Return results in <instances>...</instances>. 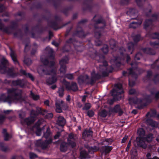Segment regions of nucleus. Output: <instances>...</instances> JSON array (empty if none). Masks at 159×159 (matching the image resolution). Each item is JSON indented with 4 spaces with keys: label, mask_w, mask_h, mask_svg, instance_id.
<instances>
[{
    "label": "nucleus",
    "mask_w": 159,
    "mask_h": 159,
    "mask_svg": "<svg viewBox=\"0 0 159 159\" xmlns=\"http://www.w3.org/2000/svg\"><path fill=\"white\" fill-rule=\"evenodd\" d=\"M8 96L5 101L9 103L15 102V100H17L20 97L21 91L20 90L11 89L7 90Z\"/></svg>",
    "instance_id": "nucleus-1"
},
{
    "label": "nucleus",
    "mask_w": 159,
    "mask_h": 159,
    "mask_svg": "<svg viewBox=\"0 0 159 159\" xmlns=\"http://www.w3.org/2000/svg\"><path fill=\"white\" fill-rule=\"evenodd\" d=\"M46 68V67L45 66H41L38 68V72L40 74H44L45 75H50L53 76L51 79H48L46 80L47 84H51L57 81V78L55 76L56 74V70H52L50 72H48L45 70Z\"/></svg>",
    "instance_id": "nucleus-2"
},
{
    "label": "nucleus",
    "mask_w": 159,
    "mask_h": 159,
    "mask_svg": "<svg viewBox=\"0 0 159 159\" xmlns=\"http://www.w3.org/2000/svg\"><path fill=\"white\" fill-rule=\"evenodd\" d=\"M153 138V135L152 134H149L146 137H143V138H137L136 141L137 144L143 148H145L146 145L145 144V141L149 142L152 141Z\"/></svg>",
    "instance_id": "nucleus-3"
},
{
    "label": "nucleus",
    "mask_w": 159,
    "mask_h": 159,
    "mask_svg": "<svg viewBox=\"0 0 159 159\" xmlns=\"http://www.w3.org/2000/svg\"><path fill=\"white\" fill-rule=\"evenodd\" d=\"M123 92L122 85L120 84L116 85L114 89L111 91L112 94L114 96H118L123 93Z\"/></svg>",
    "instance_id": "nucleus-4"
},
{
    "label": "nucleus",
    "mask_w": 159,
    "mask_h": 159,
    "mask_svg": "<svg viewBox=\"0 0 159 159\" xmlns=\"http://www.w3.org/2000/svg\"><path fill=\"white\" fill-rule=\"evenodd\" d=\"M68 59L67 57H65L63 58L59 62L61 67L59 69L60 73L62 74H64L66 71V67L65 64L67 63Z\"/></svg>",
    "instance_id": "nucleus-5"
},
{
    "label": "nucleus",
    "mask_w": 159,
    "mask_h": 159,
    "mask_svg": "<svg viewBox=\"0 0 159 159\" xmlns=\"http://www.w3.org/2000/svg\"><path fill=\"white\" fill-rule=\"evenodd\" d=\"M63 83L68 90H72L74 91H75L78 90L77 84L75 83H71L70 85L69 83L67 82L65 80H63Z\"/></svg>",
    "instance_id": "nucleus-6"
},
{
    "label": "nucleus",
    "mask_w": 159,
    "mask_h": 159,
    "mask_svg": "<svg viewBox=\"0 0 159 159\" xmlns=\"http://www.w3.org/2000/svg\"><path fill=\"white\" fill-rule=\"evenodd\" d=\"M63 103V101L61 100H58L55 102L56 111L58 113H61L62 112V106Z\"/></svg>",
    "instance_id": "nucleus-7"
},
{
    "label": "nucleus",
    "mask_w": 159,
    "mask_h": 159,
    "mask_svg": "<svg viewBox=\"0 0 159 159\" xmlns=\"http://www.w3.org/2000/svg\"><path fill=\"white\" fill-rule=\"evenodd\" d=\"M36 116H33V112H32L31 116L28 118L25 119V121L27 125H29L35 121L36 120Z\"/></svg>",
    "instance_id": "nucleus-8"
},
{
    "label": "nucleus",
    "mask_w": 159,
    "mask_h": 159,
    "mask_svg": "<svg viewBox=\"0 0 159 159\" xmlns=\"http://www.w3.org/2000/svg\"><path fill=\"white\" fill-rule=\"evenodd\" d=\"M111 111L113 112H118L119 116H121L123 113V111L119 105H116Z\"/></svg>",
    "instance_id": "nucleus-9"
},
{
    "label": "nucleus",
    "mask_w": 159,
    "mask_h": 159,
    "mask_svg": "<svg viewBox=\"0 0 159 159\" xmlns=\"http://www.w3.org/2000/svg\"><path fill=\"white\" fill-rule=\"evenodd\" d=\"M92 132L90 129H85L83 134V137L84 139L86 138L92 136Z\"/></svg>",
    "instance_id": "nucleus-10"
},
{
    "label": "nucleus",
    "mask_w": 159,
    "mask_h": 159,
    "mask_svg": "<svg viewBox=\"0 0 159 159\" xmlns=\"http://www.w3.org/2000/svg\"><path fill=\"white\" fill-rule=\"evenodd\" d=\"M7 61V60L4 57H3L1 60V62L2 64L1 66H0V71L1 73L4 72L5 70V67L4 64L6 63Z\"/></svg>",
    "instance_id": "nucleus-11"
},
{
    "label": "nucleus",
    "mask_w": 159,
    "mask_h": 159,
    "mask_svg": "<svg viewBox=\"0 0 159 159\" xmlns=\"http://www.w3.org/2000/svg\"><path fill=\"white\" fill-rule=\"evenodd\" d=\"M66 123V120L63 116H60L58 117L57 121V123L58 125L63 126Z\"/></svg>",
    "instance_id": "nucleus-12"
},
{
    "label": "nucleus",
    "mask_w": 159,
    "mask_h": 159,
    "mask_svg": "<svg viewBox=\"0 0 159 159\" xmlns=\"http://www.w3.org/2000/svg\"><path fill=\"white\" fill-rule=\"evenodd\" d=\"M89 79L88 76L87 75L84 76H80L79 77L78 79V83L80 84L83 83L84 82L86 81Z\"/></svg>",
    "instance_id": "nucleus-13"
},
{
    "label": "nucleus",
    "mask_w": 159,
    "mask_h": 159,
    "mask_svg": "<svg viewBox=\"0 0 159 159\" xmlns=\"http://www.w3.org/2000/svg\"><path fill=\"white\" fill-rule=\"evenodd\" d=\"M74 139V136L72 134H69V138L68 139V141H69V143L70 144L72 147H75V143L73 142H70V139Z\"/></svg>",
    "instance_id": "nucleus-14"
},
{
    "label": "nucleus",
    "mask_w": 159,
    "mask_h": 159,
    "mask_svg": "<svg viewBox=\"0 0 159 159\" xmlns=\"http://www.w3.org/2000/svg\"><path fill=\"white\" fill-rule=\"evenodd\" d=\"M142 21L140 20L139 23L137 22H133L129 25L130 28H135L139 26L142 23Z\"/></svg>",
    "instance_id": "nucleus-15"
},
{
    "label": "nucleus",
    "mask_w": 159,
    "mask_h": 159,
    "mask_svg": "<svg viewBox=\"0 0 159 159\" xmlns=\"http://www.w3.org/2000/svg\"><path fill=\"white\" fill-rule=\"evenodd\" d=\"M10 55L14 63L15 64L17 63L18 62L17 60L15 53L14 52L12 51L11 49Z\"/></svg>",
    "instance_id": "nucleus-16"
},
{
    "label": "nucleus",
    "mask_w": 159,
    "mask_h": 159,
    "mask_svg": "<svg viewBox=\"0 0 159 159\" xmlns=\"http://www.w3.org/2000/svg\"><path fill=\"white\" fill-rule=\"evenodd\" d=\"M147 122L149 124L150 126H151L153 127H157V126L158 124L152 120H148L147 121Z\"/></svg>",
    "instance_id": "nucleus-17"
},
{
    "label": "nucleus",
    "mask_w": 159,
    "mask_h": 159,
    "mask_svg": "<svg viewBox=\"0 0 159 159\" xmlns=\"http://www.w3.org/2000/svg\"><path fill=\"white\" fill-rule=\"evenodd\" d=\"M67 145L68 144L66 143L65 142L63 143L61 145L60 148L61 151L62 152H65L67 149Z\"/></svg>",
    "instance_id": "nucleus-18"
},
{
    "label": "nucleus",
    "mask_w": 159,
    "mask_h": 159,
    "mask_svg": "<svg viewBox=\"0 0 159 159\" xmlns=\"http://www.w3.org/2000/svg\"><path fill=\"white\" fill-rule=\"evenodd\" d=\"M86 148L89 151V152L91 153H92L93 152L98 151L99 149L98 148L96 147L95 146L93 147H87Z\"/></svg>",
    "instance_id": "nucleus-19"
},
{
    "label": "nucleus",
    "mask_w": 159,
    "mask_h": 159,
    "mask_svg": "<svg viewBox=\"0 0 159 159\" xmlns=\"http://www.w3.org/2000/svg\"><path fill=\"white\" fill-rule=\"evenodd\" d=\"M21 73L25 75L26 76L29 77L32 80H34L33 76L30 73H26L25 70H20Z\"/></svg>",
    "instance_id": "nucleus-20"
},
{
    "label": "nucleus",
    "mask_w": 159,
    "mask_h": 159,
    "mask_svg": "<svg viewBox=\"0 0 159 159\" xmlns=\"http://www.w3.org/2000/svg\"><path fill=\"white\" fill-rule=\"evenodd\" d=\"M2 133L3 134L4 139L5 140H7L11 137L9 136L7 133L6 130L5 129H3L2 131Z\"/></svg>",
    "instance_id": "nucleus-21"
},
{
    "label": "nucleus",
    "mask_w": 159,
    "mask_h": 159,
    "mask_svg": "<svg viewBox=\"0 0 159 159\" xmlns=\"http://www.w3.org/2000/svg\"><path fill=\"white\" fill-rule=\"evenodd\" d=\"M103 148L104 150V152L106 153H107L109 152L111 150L112 148L111 147L105 146L103 147Z\"/></svg>",
    "instance_id": "nucleus-22"
},
{
    "label": "nucleus",
    "mask_w": 159,
    "mask_h": 159,
    "mask_svg": "<svg viewBox=\"0 0 159 159\" xmlns=\"http://www.w3.org/2000/svg\"><path fill=\"white\" fill-rule=\"evenodd\" d=\"M156 111L155 110H153L149 112L146 115L147 116L149 115L151 117H155L156 116Z\"/></svg>",
    "instance_id": "nucleus-23"
},
{
    "label": "nucleus",
    "mask_w": 159,
    "mask_h": 159,
    "mask_svg": "<svg viewBox=\"0 0 159 159\" xmlns=\"http://www.w3.org/2000/svg\"><path fill=\"white\" fill-rule=\"evenodd\" d=\"M138 133L140 136V137H138L137 138H143L142 136L144 134V131L143 129H139L138 130Z\"/></svg>",
    "instance_id": "nucleus-24"
},
{
    "label": "nucleus",
    "mask_w": 159,
    "mask_h": 159,
    "mask_svg": "<svg viewBox=\"0 0 159 159\" xmlns=\"http://www.w3.org/2000/svg\"><path fill=\"white\" fill-rule=\"evenodd\" d=\"M43 62L45 65H51V66H53L55 63V61L53 60L50 62H49L47 60H46L44 61H43Z\"/></svg>",
    "instance_id": "nucleus-25"
},
{
    "label": "nucleus",
    "mask_w": 159,
    "mask_h": 159,
    "mask_svg": "<svg viewBox=\"0 0 159 159\" xmlns=\"http://www.w3.org/2000/svg\"><path fill=\"white\" fill-rule=\"evenodd\" d=\"M107 112L105 110H103L99 113V115L102 117H106L107 115Z\"/></svg>",
    "instance_id": "nucleus-26"
},
{
    "label": "nucleus",
    "mask_w": 159,
    "mask_h": 159,
    "mask_svg": "<svg viewBox=\"0 0 159 159\" xmlns=\"http://www.w3.org/2000/svg\"><path fill=\"white\" fill-rule=\"evenodd\" d=\"M99 74H96L95 72L93 71L91 73L92 79H94L95 78H98L99 77Z\"/></svg>",
    "instance_id": "nucleus-27"
},
{
    "label": "nucleus",
    "mask_w": 159,
    "mask_h": 159,
    "mask_svg": "<svg viewBox=\"0 0 159 159\" xmlns=\"http://www.w3.org/2000/svg\"><path fill=\"white\" fill-rule=\"evenodd\" d=\"M64 91V89L63 88H59L58 91V93H59V96L60 97H61L63 95Z\"/></svg>",
    "instance_id": "nucleus-28"
},
{
    "label": "nucleus",
    "mask_w": 159,
    "mask_h": 159,
    "mask_svg": "<svg viewBox=\"0 0 159 159\" xmlns=\"http://www.w3.org/2000/svg\"><path fill=\"white\" fill-rule=\"evenodd\" d=\"M66 77L69 80H72L74 78V76L72 74H68L66 75Z\"/></svg>",
    "instance_id": "nucleus-29"
},
{
    "label": "nucleus",
    "mask_w": 159,
    "mask_h": 159,
    "mask_svg": "<svg viewBox=\"0 0 159 159\" xmlns=\"http://www.w3.org/2000/svg\"><path fill=\"white\" fill-rule=\"evenodd\" d=\"M31 97L34 100H37L39 98V96L34 95L32 92L31 93Z\"/></svg>",
    "instance_id": "nucleus-30"
},
{
    "label": "nucleus",
    "mask_w": 159,
    "mask_h": 159,
    "mask_svg": "<svg viewBox=\"0 0 159 159\" xmlns=\"http://www.w3.org/2000/svg\"><path fill=\"white\" fill-rule=\"evenodd\" d=\"M128 48L129 50L130 51L133 49L134 44L132 43H129L128 44Z\"/></svg>",
    "instance_id": "nucleus-31"
},
{
    "label": "nucleus",
    "mask_w": 159,
    "mask_h": 159,
    "mask_svg": "<svg viewBox=\"0 0 159 159\" xmlns=\"http://www.w3.org/2000/svg\"><path fill=\"white\" fill-rule=\"evenodd\" d=\"M91 107V105L90 103H86L85 104L84 107L83 108V110H88Z\"/></svg>",
    "instance_id": "nucleus-32"
},
{
    "label": "nucleus",
    "mask_w": 159,
    "mask_h": 159,
    "mask_svg": "<svg viewBox=\"0 0 159 159\" xmlns=\"http://www.w3.org/2000/svg\"><path fill=\"white\" fill-rule=\"evenodd\" d=\"M112 142V140L110 139H107L105 140V141H104L103 143L104 144H107L111 143Z\"/></svg>",
    "instance_id": "nucleus-33"
},
{
    "label": "nucleus",
    "mask_w": 159,
    "mask_h": 159,
    "mask_svg": "<svg viewBox=\"0 0 159 159\" xmlns=\"http://www.w3.org/2000/svg\"><path fill=\"white\" fill-rule=\"evenodd\" d=\"M134 100H135L133 101V102L135 103H140L143 101L141 99L137 98H135Z\"/></svg>",
    "instance_id": "nucleus-34"
},
{
    "label": "nucleus",
    "mask_w": 159,
    "mask_h": 159,
    "mask_svg": "<svg viewBox=\"0 0 159 159\" xmlns=\"http://www.w3.org/2000/svg\"><path fill=\"white\" fill-rule=\"evenodd\" d=\"M102 51L104 53H106L108 52V48L107 46H105L102 49Z\"/></svg>",
    "instance_id": "nucleus-35"
},
{
    "label": "nucleus",
    "mask_w": 159,
    "mask_h": 159,
    "mask_svg": "<svg viewBox=\"0 0 159 159\" xmlns=\"http://www.w3.org/2000/svg\"><path fill=\"white\" fill-rule=\"evenodd\" d=\"M94 114V112L92 111H89L87 112V115L89 117L93 116Z\"/></svg>",
    "instance_id": "nucleus-36"
},
{
    "label": "nucleus",
    "mask_w": 159,
    "mask_h": 159,
    "mask_svg": "<svg viewBox=\"0 0 159 159\" xmlns=\"http://www.w3.org/2000/svg\"><path fill=\"white\" fill-rule=\"evenodd\" d=\"M151 23V21L150 20H146L144 24V28H146Z\"/></svg>",
    "instance_id": "nucleus-37"
},
{
    "label": "nucleus",
    "mask_w": 159,
    "mask_h": 159,
    "mask_svg": "<svg viewBox=\"0 0 159 159\" xmlns=\"http://www.w3.org/2000/svg\"><path fill=\"white\" fill-rule=\"evenodd\" d=\"M62 107L63 109L65 110L67 109L68 108V106L67 105L66 103H65L64 102L63 104H62Z\"/></svg>",
    "instance_id": "nucleus-38"
},
{
    "label": "nucleus",
    "mask_w": 159,
    "mask_h": 159,
    "mask_svg": "<svg viewBox=\"0 0 159 159\" xmlns=\"http://www.w3.org/2000/svg\"><path fill=\"white\" fill-rule=\"evenodd\" d=\"M42 131V129L37 128V131L36 132V134L37 136H40L41 135V133Z\"/></svg>",
    "instance_id": "nucleus-39"
},
{
    "label": "nucleus",
    "mask_w": 159,
    "mask_h": 159,
    "mask_svg": "<svg viewBox=\"0 0 159 159\" xmlns=\"http://www.w3.org/2000/svg\"><path fill=\"white\" fill-rule=\"evenodd\" d=\"M140 35H137L136 36H135V37L134 38V41L135 42H137L140 40Z\"/></svg>",
    "instance_id": "nucleus-40"
},
{
    "label": "nucleus",
    "mask_w": 159,
    "mask_h": 159,
    "mask_svg": "<svg viewBox=\"0 0 159 159\" xmlns=\"http://www.w3.org/2000/svg\"><path fill=\"white\" fill-rule=\"evenodd\" d=\"M87 153L85 151H81L80 152V155L83 157H84L86 155Z\"/></svg>",
    "instance_id": "nucleus-41"
},
{
    "label": "nucleus",
    "mask_w": 159,
    "mask_h": 159,
    "mask_svg": "<svg viewBox=\"0 0 159 159\" xmlns=\"http://www.w3.org/2000/svg\"><path fill=\"white\" fill-rule=\"evenodd\" d=\"M131 141L130 140L128 143V145L127 146V147L126 148V152L128 151L129 150V148L131 146Z\"/></svg>",
    "instance_id": "nucleus-42"
},
{
    "label": "nucleus",
    "mask_w": 159,
    "mask_h": 159,
    "mask_svg": "<svg viewBox=\"0 0 159 159\" xmlns=\"http://www.w3.org/2000/svg\"><path fill=\"white\" fill-rule=\"evenodd\" d=\"M136 92V91L134 89H131L129 91V93L130 94H133Z\"/></svg>",
    "instance_id": "nucleus-43"
},
{
    "label": "nucleus",
    "mask_w": 159,
    "mask_h": 159,
    "mask_svg": "<svg viewBox=\"0 0 159 159\" xmlns=\"http://www.w3.org/2000/svg\"><path fill=\"white\" fill-rule=\"evenodd\" d=\"M152 38L154 39H159V34H153Z\"/></svg>",
    "instance_id": "nucleus-44"
},
{
    "label": "nucleus",
    "mask_w": 159,
    "mask_h": 159,
    "mask_svg": "<svg viewBox=\"0 0 159 159\" xmlns=\"http://www.w3.org/2000/svg\"><path fill=\"white\" fill-rule=\"evenodd\" d=\"M36 157V155L34 153H30V157L31 159H32Z\"/></svg>",
    "instance_id": "nucleus-45"
},
{
    "label": "nucleus",
    "mask_w": 159,
    "mask_h": 159,
    "mask_svg": "<svg viewBox=\"0 0 159 159\" xmlns=\"http://www.w3.org/2000/svg\"><path fill=\"white\" fill-rule=\"evenodd\" d=\"M41 140H39L37 141L36 144V145L38 146H42V145L41 143Z\"/></svg>",
    "instance_id": "nucleus-46"
},
{
    "label": "nucleus",
    "mask_w": 159,
    "mask_h": 159,
    "mask_svg": "<svg viewBox=\"0 0 159 159\" xmlns=\"http://www.w3.org/2000/svg\"><path fill=\"white\" fill-rule=\"evenodd\" d=\"M128 138V136H125L122 139L121 141L122 143H124L125 142Z\"/></svg>",
    "instance_id": "nucleus-47"
},
{
    "label": "nucleus",
    "mask_w": 159,
    "mask_h": 159,
    "mask_svg": "<svg viewBox=\"0 0 159 159\" xmlns=\"http://www.w3.org/2000/svg\"><path fill=\"white\" fill-rule=\"evenodd\" d=\"M135 84V83L134 82L131 81L130 80H129V85L130 86H134Z\"/></svg>",
    "instance_id": "nucleus-48"
},
{
    "label": "nucleus",
    "mask_w": 159,
    "mask_h": 159,
    "mask_svg": "<svg viewBox=\"0 0 159 159\" xmlns=\"http://www.w3.org/2000/svg\"><path fill=\"white\" fill-rule=\"evenodd\" d=\"M53 114L51 113H48L46 115V117L48 118H52L53 117Z\"/></svg>",
    "instance_id": "nucleus-49"
},
{
    "label": "nucleus",
    "mask_w": 159,
    "mask_h": 159,
    "mask_svg": "<svg viewBox=\"0 0 159 159\" xmlns=\"http://www.w3.org/2000/svg\"><path fill=\"white\" fill-rule=\"evenodd\" d=\"M47 48L49 51V53L51 54L53 52V50L51 48L49 47H48Z\"/></svg>",
    "instance_id": "nucleus-50"
},
{
    "label": "nucleus",
    "mask_w": 159,
    "mask_h": 159,
    "mask_svg": "<svg viewBox=\"0 0 159 159\" xmlns=\"http://www.w3.org/2000/svg\"><path fill=\"white\" fill-rule=\"evenodd\" d=\"M148 159H152L151 157V155L150 153H148L146 155Z\"/></svg>",
    "instance_id": "nucleus-51"
},
{
    "label": "nucleus",
    "mask_w": 159,
    "mask_h": 159,
    "mask_svg": "<svg viewBox=\"0 0 159 159\" xmlns=\"http://www.w3.org/2000/svg\"><path fill=\"white\" fill-rule=\"evenodd\" d=\"M60 136V133L59 132L57 133L56 135L54 136V138L55 139H57Z\"/></svg>",
    "instance_id": "nucleus-52"
},
{
    "label": "nucleus",
    "mask_w": 159,
    "mask_h": 159,
    "mask_svg": "<svg viewBox=\"0 0 159 159\" xmlns=\"http://www.w3.org/2000/svg\"><path fill=\"white\" fill-rule=\"evenodd\" d=\"M70 97L69 95H68L67 96V97L66 98V100L67 101L70 102Z\"/></svg>",
    "instance_id": "nucleus-53"
},
{
    "label": "nucleus",
    "mask_w": 159,
    "mask_h": 159,
    "mask_svg": "<svg viewBox=\"0 0 159 159\" xmlns=\"http://www.w3.org/2000/svg\"><path fill=\"white\" fill-rule=\"evenodd\" d=\"M28 61H30V62L28 63L27 62V60H24V62H25V63L26 64H27V65H29L31 62V61L29 60H28Z\"/></svg>",
    "instance_id": "nucleus-54"
},
{
    "label": "nucleus",
    "mask_w": 159,
    "mask_h": 159,
    "mask_svg": "<svg viewBox=\"0 0 159 159\" xmlns=\"http://www.w3.org/2000/svg\"><path fill=\"white\" fill-rule=\"evenodd\" d=\"M44 104L47 106H49V101L48 100H46L44 102Z\"/></svg>",
    "instance_id": "nucleus-55"
},
{
    "label": "nucleus",
    "mask_w": 159,
    "mask_h": 159,
    "mask_svg": "<svg viewBox=\"0 0 159 159\" xmlns=\"http://www.w3.org/2000/svg\"><path fill=\"white\" fill-rule=\"evenodd\" d=\"M113 102V101L112 99L109 100L108 101V102L110 104H112Z\"/></svg>",
    "instance_id": "nucleus-56"
},
{
    "label": "nucleus",
    "mask_w": 159,
    "mask_h": 159,
    "mask_svg": "<svg viewBox=\"0 0 159 159\" xmlns=\"http://www.w3.org/2000/svg\"><path fill=\"white\" fill-rule=\"evenodd\" d=\"M86 97H87V96H86V95H84V96H83V98L82 99V101L83 102H85Z\"/></svg>",
    "instance_id": "nucleus-57"
},
{
    "label": "nucleus",
    "mask_w": 159,
    "mask_h": 159,
    "mask_svg": "<svg viewBox=\"0 0 159 159\" xmlns=\"http://www.w3.org/2000/svg\"><path fill=\"white\" fill-rule=\"evenodd\" d=\"M0 29L2 30H4V26H3V25L2 24H0Z\"/></svg>",
    "instance_id": "nucleus-58"
},
{
    "label": "nucleus",
    "mask_w": 159,
    "mask_h": 159,
    "mask_svg": "<svg viewBox=\"0 0 159 159\" xmlns=\"http://www.w3.org/2000/svg\"><path fill=\"white\" fill-rule=\"evenodd\" d=\"M52 44L56 46H57L58 45V43L56 42H52Z\"/></svg>",
    "instance_id": "nucleus-59"
},
{
    "label": "nucleus",
    "mask_w": 159,
    "mask_h": 159,
    "mask_svg": "<svg viewBox=\"0 0 159 159\" xmlns=\"http://www.w3.org/2000/svg\"><path fill=\"white\" fill-rule=\"evenodd\" d=\"M4 116H1L0 117V123L2 121L4 120Z\"/></svg>",
    "instance_id": "nucleus-60"
},
{
    "label": "nucleus",
    "mask_w": 159,
    "mask_h": 159,
    "mask_svg": "<svg viewBox=\"0 0 159 159\" xmlns=\"http://www.w3.org/2000/svg\"><path fill=\"white\" fill-rule=\"evenodd\" d=\"M155 97L157 98H159V92L156 93L155 94Z\"/></svg>",
    "instance_id": "nucleus-61"
},
{
    "label": "nucleus",
    "mask_w": 159,
    "mask_h": 159,
    "mask_svg": "<svg viewBox=\"0 0 159 159\" xmlns=\"http://www.w3.org/2000/svg\"><path fill=\"white\" fill-rule=\"evenodd\" d=\"M101 42L100 41H99L98 43L96 41V45L97 46H99L101 44Z\"/></svg>",
    "instance_id": "nucleus-62"
},
{
    "label": "nucleus",
    "mask_w": 159,
    "mask_h": 159,
    "mask_svg": "<svg viewBox=\"0 0 159 159\" xmlns=\"http://www.w3.org/2000/svg\"><path fill=\"white\" fill-rule=\"evenodd\" d=\"M104 63H105V66H101L100 67V68L101 69V68H102L103 69H105L106 68V67H105V66H106V64H107V63L106 62H104Z\"/></svg>",
    "instance_id": "nucleus-63"
},
{
    "label": "nucleus",
    "mask_w": 159,
    "mask_h": 159,
    "mask_svg": "<svg viewBox=\"0 0 159 159\" xmlns=\"http://www.w3.org/2000/svg\"><path fill=\"white\" fill-rule=\"evenodd\" d=\"M132 112L134 114H136L137 111L136 110H134L132 111Z\"/></svg>",
    "instance_id": "nucleus-64"
}]
</instances>
